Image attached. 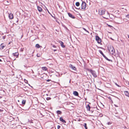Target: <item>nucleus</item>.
I'll return each instance as SVG.
<instances>
[{"instance_id": "nucleus-1", "label": "nucleus", "mask_w": 129, "mask_h": 129, "mask_svg": "<svg viewBox=\"0 0 129 129\" xmlns=\"http://www.w3.org/2000/svg\"><path fill=\"white\" fill-rule=\"evenodd\" d=\"M108 50L109 51L110 53L113 54L115 52V50L114 47L112 46H110L108 48Z\"/></svg>"}, {"instance_id": "nucleus-2", "label": "nucleus", "mask_w": 129, "mask_h": 129, "mask_svg": "<svg viewBox=\"0 0 129 129\" xmlns=\"http://www.w3.org/2000/svg\"><path fill=\"white\" fill-rule=\"evenodd\" d=\"M88 71L92 74L93 77H97V75L95 71H92L91 69L89 70Z\"/></svg>"}, {"instance_id": "nucleus-3", "label": "nucleus", "mask_w": 129, "mask_h": 129, "mask_svg": "<svg viewBox=\"0 0 129 129\" xmlns=\"http://www.w3.org/2000/svg\"><path fill=\"white\" fill-rule=\"evenodd\" d=\"M86 3L84 2H83L81 5V9L85 10L86 8Z\"/></svg>"}, {"instance_id": "nucleus-4", "label": "nucleus", "mask_w": 129, "mask_h": 129, "mask_svg": "<svg viewBox=\"0 0 129 129\" xmlns=\"http://www.w3.org/2000/svg\"><path fill=\"white\" fill-rule=\"evenodd\" d=\"M99 13L100 15H102L104 14L105 10H104L100 9L99 10Z\"/></svg>"}, {"instance_id": "nucleus-5", "label": "nucleus", "mask_w": 129, "mask_h": 129, "mask_svg": "<svg viewBox=\"0 0 129 129\" xmlns=\"http://www.w3.org/2000/svg\"><path fill=\"white\" fill-rule=\"evenodd\" d=\"M95 39L97 42L99 43H100L101 42V39L98 36L95 37Z\"/></svg>"}, {"instance_id": "nucleus-6", "label": "nucleus", "mask_w": 129, "mask_h": 129, "mask_svg": "<svg viewBox=\"0 0 129 129\" xmlns=\"http://www.w3.org/2000/svg\"><path fill=\"white\" fill-rule=\"evenodd\" d=\"M99 52L107 60H108L109 61L110 60H109L106 56H105L103 54L102 52L100 50H99Z\"/></svg>"}, {"instance_id": "nucleus-7", "label": "nucleus", "mask_w": 129, "mask_h": 129, "mask_svg": "<svg viewBox=\"0 0 129 129\" xmlns=\"http://www.w3.org/2000/svg\"><path fill=\"white\" fill-rule=\"evenodd\" d=\"M14 56H15L16 57H18L19 55V53L18 52H16L13 53L12 54Z\"/></svg>"}, {"instance_id": "nucleus-8", "label": "nucleus", "mask_w": 129, "mask_h": 129, "mask_svg": "<svg viewBox=\"0 0 129 129\" xmlns=\"http://www.w3.org/2000/svg\"><path fill=\"white\" fill-rule=\"evenodd\" d=\"M69 67L70 68H71L72 69L74 70H76V67L71 64L70 65Z\"/></svg>"}, {"instance_id": "nucleus-9", "label": "nucleus", "mask_w": 129, "mask_h": 129, "mask_svg": "<svg viewBox=\"0 0 129 129\" xmlns=\"http://www.w3.org/2000/svg\"><path fill=\"white\" fill-rule=\"evenodd\" d=\"M9 17L10 19H12L13 18V15L12 14L10 13L9 14Z\"/></svg>"}, {"instance_id": "nucleus-10", "label": "nucleus", "mask_w": 129, "mask_h": 129, "mask_svg": "<svg viewBox=\"0 0 129 129\" xmlns=\"http://www.w3.org/2000/svg\"><path fill=\"white\" fill-rule=\"evenodd\" d=\"M68 14L69 16L70 17H71L72 18H75V17L74 16H73L72 14H71L70 13H68Z\"/></svg>"}, {"instance_id": "nucleus-11", "label": "nucleus", "mask_w": 129, "mask_h": 129, "mask_svg": "<svg viewBox=\"0 0 129 129\" xmlns=\"http://www.w3.org/2000/svg\"><path fill=\"white\" fill-rule=\"evenodd\" d=\"M59 42L60 43L62 47L64 48L65 47V46L63 45V43L61 41H59Z\"/></svg>"}, {"instance_id": "nucleus-12", "label": "nucleus", "mask_w": 129, "mask_h": 129, "mask_svg": "<svg viewBox=\"0 0 129 129\" xmlns=\"http://www.w3.org/2000/svg\"><path fill=\"white\" fill-rule=\"evenodd\" d=\"M106 16H105V17H103L105 18V19H108V17L109 16V14L108 13H107L106 14Z\"/></svg>"}, {"instance_id": "nucleus-13", "label": "nucleus", "mask_w": 129, "mask_h": 129, "mask_svg": "<svg viewBox=\"0 0 129 129\" xmlns=\"http://www.w3.org/2000/svg\"><path fill=\"white\" fill-rule=\"evenodd\" d=\"M37 8L38 10L40 12H41L42 11V9L39 6H37Z\"/></svg>"}, {"instance_id": "nucleus-14", "label": "nucleus", "mask_w": 129, "mask_h": 129, "mask_svg": "<svg viewBox=\"0 0 129 129\" xmlns=\"http://www.w3.org/2000/svg\"><path fill=\"white\" fill-rule=\"evenodd\" d=\"M59 119H60V120L61 121H62V122H63V123H66V121L65 120H63L62 117H60L59 118Z\"/></svg>"}, {"instance_id": "nucleus-15", "label": "nucleus", "mask_w": 129, "mask_h": 129, "mask_svg": "<svg viewBox=\"0 0 129 129\" xmlns=\"http://www.w3.org/2000/svg\"><path fill=\"white\" fill-rule=\"evenodd\" d=\"M73 94L75 96H77L78 95V93L76 91H74L73 92Z\"/></svg>"}, {"instance_id": "nucleus-16", "label": "nucleus", "mask_w": 129, "mask_h": 129, "mask_svg": "<svg viewBox=\"0 0 129 129\" xmlns=\"http://www.w3.org/2000/svg\"><path fill=\"white\" fill-rule=\"evenodd\" d=\"M124 93L125 95L127 96H128L129 95V93L128 92L126 91H124Z\"/></svg>"}, {"instance_id": "nucleus-17", "label": "nucleus", "mask_w": 129, "mask_h": 129, "mask_svg": "<svg viewBox=\"0 0 129 129\" xmlns=\"http://www.w3.org/2000/svg\"><path fill=\"white\" fill-rule=\"evenodd\" d=\"M86 108L89 111L90 110V107L89 105H88L86 106Z\"/></svg>"}, {"instance_id": "nucleus-18", "label": "nucleus", "mask_w": 129, "mask_h": 129, "mask_svg": "<svg viewBox=\"0 0 129 129\" xmlns=\"http://www.w3.org/2000/svg\"><path fill=\"white\" fill-rule=\"evenodd\" d=\"M5 46L3 45L2 44L0 45V49H3L5 47Z\"/></svg>"}, {"instance_id": "nucleus-19", "label": "nucleus", "mask_w": 129, "mask_h": 129, "mask_svg": "<svg viewBox=\"0 0 129 129\" xmlns=\"http://www.w3.org/2000/svg\"><path fill=\"white\" fill-rule=\"evenodd\" d=\"M42 69L44 71H46L47 69L46 67H44L42 68Z\"/></svg>"}, {"instance_id": "nucleus-20", "label": "nucleus", "mask_w": 129, "mask_h": 129, "mask_svg": "<svg viewBox=\"0 0 129 129\" xmlns=\"http://www.w3.org/2000/svg\"><path fill=\"white\" fill-rule=\"evenodd\" d=\"M57 113L59 114H60L61 113V112L59 110H58L57 111Z\"/></svg>"}, {"instance_id": "nucleus-21", "label": "nucleus", "mask_w": 129, "mask_h": 129, "mask_svg": "<svg viewBox=\"0 0 129 129\" xmlns=\"http://www.w3.org/2000/svg\"><path fill=\"white\" fill-rule=\"evenodd\" d=\"M80 3L79 2H77L76 3V5L77 6H79Z\"/></svg>"}, {"instance_id": "nucleus-22", "label": "nucleus", "mask_w": 129, "mask_h": 129, "mask_svg": "<svg viewBox=\"0 0 129 129\" xmlns=\"http://www.w3.org/2000/svg\"><path fill=\"white\" fill-rule=\"evenodd\" d=\"M83 125L84 126V127H85V129H87V126H86V123H84V125Z\"/></svg>"}, {"instance_id": "nucleus-23", "label": "nucleus", "mask_w": 129, "mask_h": 129, "mask_svg": "<svg viewBox=\"0 0 129 129\" xmlns=\"http://www.w3.org/2000/svg\"><path fill=\"white\" fill-rule=\"evenodd\" d=\"M36 46L38 48H39L40 47V46L39 44H37L36 45Z\"/></svg>"}, {"instance_id": "nucleus-24", "label": "nucleus", "mask_w": 129, "mask_h": 129, "mask_svg": "<svg viewBox=\"0 0 129 129\" xmlns=\"http://www.w3.org/2000/svg\"><path fill=\"white\" fill-rule=\"evenodd\" d=\"M25 100H23L22 101V103L23 104H25Z\"/></svg>"}, {"instance_id": "nucleus-25", "label": "nucleus", "mask_w": 129, "mask_h": 129, "mask_svg": "<svg viewBox=\"0 0 129 129\" xmlns=\"http://www.w3.org/2000/svg\"><path fill=\"white\" fill-rule=\"evenodd\" d=\"M83 29H84V30H85L86 31V32H87L88 33H89V32L87 31V30L86 29H85V28H83Z\"/></svg>"}, {"instance_id": "nucleus-26", "label": "nucleus", "mask_w": 129, "mask_h": 129, "mask_svg": "<svg viewBox=\"0 0 129 129\" xmlns=\"http://www.w3.org/2000/svg\"><path fill=\"white\" fill-rule=\"evenodd\" d=\"M126 17L127 19H129V14L127 15L126 16Z\"/></svg>"}, {"instance_id": "nucleus-27", "label": "nucleus", "mask_w": 129, "mask_h": 129, "mask_svg": "<svg viewBox=\"0 0 129 129\" xmlns=\"http://www.w3.org/2000/svg\"><path fill=\"white\" fill-rule=\"evenodd\" d=\"M37 57H39L41 56V55L38 53L37 54Z\"/></svg>"}, {"instance_id": "nucleus-28", "label": "nucleus", "mask_w": 129, "mask_h": 129, "mask_svg": "<svg viewBox=\"0 0 129 129\" xmlns=\"http://www.w3.org/2000/svg\"><path fill=\"white\" fill-rule=\"evenodd\" d=\"M60 128V126L59 125H58L57 126V128L58 129H59Z\"/></svg>"}, {"instance_id": "nucleus-29", "label": "nucleus", "mask_w": 129, "mask_h": 129, "mask_svg": "<svg viewBox=\"0 0 129 129\" xmlns=\"http://www.w3.org/2000/svg\"><path fill=\"white\" fill-rule=\"evenodd\" d=\"M50 99V98H47V100H48Z\"/></svg>"}, {"instance_id": "nucleus-30", "label": "nucleus", "mask_w": 129, "mask_h": 129, "mask_svg": "<svg viewBox=\"0 0 129 129\" xmlns=\"http://www.w3.org/2000/svg\"><path fill=\"white\" fill-rule=\"evenodd\" d=\"M52 46L53 47H56V46L55 45H52Z\"/></svg>"}, {"instance_id": "nucleus-31", "label": "nucleus", "mask_w": 129, "mask_h": 129, "mask_svg": "<svg viewBox=\"0 0 129 129\" xmlns=\"http://www.w3.org/2000/svg\"><path fill=\"white\" fill-rule=\"evenodd\" d=\"M121 42H122V43H123V44H124V42H123V41L122 40H121Z\"/></svg>"}, {"instance_id": "nucleus-32", "label": "nucleus", "mask_w": 129, "mask_h": 129, "mask_svg": "<svg viewBox=\"0 0 129 129\" xmlns=\"http://www.w3.org/2000/svg\"><path fill=\"white\" fill-rule=\"evenodd\" d=\"M5 37L4 36L3 37V39H5Z\"/></svg>"}, {"instance_id": "nucleus-33", "label": "nucleus", "mask_w": 129, "mask_h": 129, "mask_svg": "<svg viewBox=\"0 0 129 129\" xmlns=\"http://www.w3.org/2000/svg\"><path fill=\"white\" fill-rule=\"evenodd\" d=\"M114 105L115 106V107H118V106H117V105Z\"/></svg>"}, {"instance_id": "nucleus-34", "label": "nucleus", "mask_w": 129, "mask_h": 129, "mask_svg": "<svg viewBox=\"0 0 129 129\" xmlns=\"http://www.w3.org/2000/svg\"><path fill=\"white\" fill-rule=\"evenodd\" d=\"M25 82L26 83H27V81L26 80H25Z\"/></svg>"}, {"instance_id": "nucleus-35", "label": "nucleus", "mask_w": 129, "mask_h": 129, "mask_svg": "<svg viewBox=\"0 0 129 129\" xmlns=\"http://www.w3.org/2000/svg\"><path fill=\"white\" fill-rule=\"evenodd\" d=\"M116 85H117V86H118V87H119V86L117 84V83H116Z\"/></svg>"}, {"instance_id": "nucleus-36", "label": "nucleus", "mask_w": 129, "mask_h": 129, "mask_svg": "<svg viewBox=\"0 0 129 129\" xmlns=\"http://www.w3.org/2000/svg\"><path fill=\"white\" fill-rule=\"evenodd\" d=\"M108 26H109V27H112V26L110 25H108Z\"/></svg>"}, {"instance_id": "nucleus-37", "label": "nucleus", "mask_w": 129, "mask_h": 129, "mask_svg": "<svg viewBox=\"0 0 129 129\" xmlns=\"http://www.w3.org/2000/svg\"><path fill=\"white\" fill-rule=\"evenodd\" d=\"M127 36H128V38L129 39V35H127Z\"/></svg>"}, {"instance_id": "nucleus-38", "label": "nucleus", "mask_w": 129, "mask_h": 129, "mask_svg": "<svg viewBox=\"0 0 129 129\" xmlns=\"http://www.w3.org/2000/svg\"><path fill=\"white\" fill-rule=\"evenodd\" d=\"M56 50H54V51H56Z\"/></svg>"}, {"instance_id": "nucleus-39", "label": "nucleus", "mask_w": 129, "mask_h": 129, "mask_svg": "<svg viewBox=\"0 0 129 129\" xmlns=\"http://www.w3.org/2000/svg\"><path fill=\"white\" fill-rule=\"evenodd\" d=\"M1 61V59H0V61Z\"/></svg>"}, {"instance_id": "nucleus-40", "label": "nucleus", "mask_w": 129, "mask_h": 129, "mask_svg": "<svg viewBox=\"0 0 129 129\" xmlns=\"http://www.w3.org/2000/svg\"><path fill=\"white\" fill-rule=\"evenodd\" d=\"M70 81H71V80H70V81H69V82H70Z\"/></svg>"}, {"instance_id": "nucleus-41", "label": "nucleus", "mask_w": 129, "mask_h": 129, "mask_svg": "<svg viewBox=\"0 0 129 129\" xmlns=\"http://www.w3.org/2000/svg\"><path fill=\"white\" fill-rule=\"evenodd\" d=\"M128 85H129V83H128Z\"/></svg>"}, {"instance_id": "nucleus-42", "label": "nucleus", "mask_w": 129, "mask_h": 129, "mask_svg": "<svg viewBox=\"0 0 129 129\" xmlns=\"http://www.w3.org/2000/svg\"><path fill=\"white\" fill-rule=\"evenodd\" d=\"M1 73V71H0V73Z\"/></svg>"}, {"instance_id": "nucleus-43", "label": "nucleus", "mask_w": 129, "mask_h": 129, "mask_svg": "<svg viewBox=\"0 0 129 129\" xmlns=\"http://www.w3.org/2000/svg\"><path fill=\"white\" fill-rule=\"evenodd\" d=\"M0 111H1V110H0Z\"/></svg>"}]
</instances>
